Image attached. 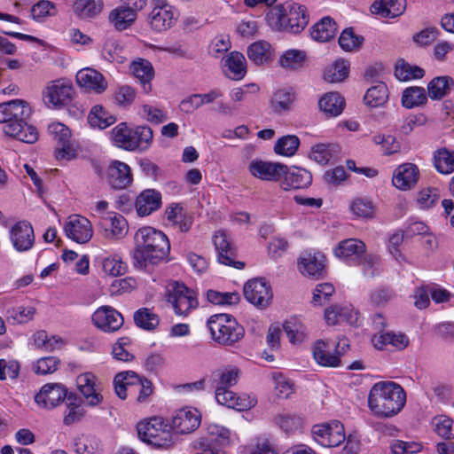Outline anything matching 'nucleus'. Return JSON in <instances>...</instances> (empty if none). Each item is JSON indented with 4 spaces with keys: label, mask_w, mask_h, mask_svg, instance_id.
<instances>
[{
    "label": "nucleus",
    "mask_w": 454,
    "mask_h": 454,
    "mask_svg": "<svg viewBox=\"0 0 454 454\" xmlns=\"http://www.w3.org/2000/svg\"><path fill=\"white\" fill-rule=\"evenodd\" d=\"M134 244L132 258L135 268L149 270L168 261L170 243L159 230L150 226L138 229L134 235Z\"/></svg>",
    "instance_id": "1"
},
{
    "label": "nucleus",
    "mask_w": 454,
    "mask_h": 454,
    "mask_svg": "<svg viewBox=\"0 0 454 454\" xmlns=\"http://www.w3.org/2000/svg\"><path fill=\"white\" fill-rule=\"evenodd\" d=\"M31 114V108L21 99H15L0 104V123H4V132L27 144H33L38 139L36 129L27 124V119Z\"/></svg>",
    "instance_id": "2"
},
{
    "label": "nucleus",
    "mask_w": 454,
    "mask_h": 454,
    "mask_svg": "<svg viewBox=\"0 0 454 454\" xmlns=\"http://www.w3.org/2000/svg\"><path fill=\"white\" fill-rule=\"evenodd\" d=\"M406 394L403 388L394 381L375 383L369 393L368 406L372 412L380 418L396 415L403 408Z\"/></svg>",
    "instance_id": "3"
},
{
    "label": "nucleus",
    "mask_w": 454,
    "mask_h": 454,
    "mask_svg": "<svg viewBox=\"0 0 454 454\" xmlns=\"http://www.w3.org/2000/svg\"><path fill=\"white\" fill-rule=\"evenodd\" d=\"M116 395L124 400L128 395L139 403L145 402L153 392L150 380L140 377L133 371L118 373L114 380Z\"/></svg>",
    "instance_id": "4"
},
{
    "label": "nucleus",
    "mask_w": 454,
    "mask_h": 454,
    "mask_svg": "<svg viewBox=\"0 0 454 454\" xmlns=\"http://www.w3.org/2000/svg\"><path fill=\"white\" fill-rule=\"evenodd\" d=\"M212 339L219 344L232 346L241 340L245 331L236 319L228 314H215L207 320Z\"/></svg>",
    "instance_id": "5"
},
{
    "label": "nucleus",
    "mask_w": 454,
    "mask_h": 454,
    "mask_svg": "<svg viewBox=\"0 0 454 454\" xmlns=\"http://www.w3.org/2000/svg\"><path fill=\"white\" fill-rule=\"evenodd\" d=\"M269 19L275 20L276 26L285 31L298 34L308 25L309 17L305 8L301 5L293 4L277 5L269 13Z\"/></svg>",
    "instance_id": "6"
},
{
    "label": "nucleus",
    "mask_w": 454,
    "mask_h": 454,
    "mask_svg": "<svg viewBox=\"0 0 454 454\" xmlns=\"http://www.w3.org/2000/svg\"><path fill=\"white\" fill-rule=\"evenodd\" d=\"M162 425L160 418H153L147 422L139 423L137 426L139 438L157 448L171 447L176 442V437L170 431L164 429Z\"/></svg>",
    "instance_id": "7"
},
{
    "label": "nucleus",
    "mask_w": 454,
    "mask_h": 454,
    "mask_svg": "<svg viewBox=\"0 0 454 454\" xmlns=\"http://www.w3.org/2000/svg\"><path fill=\"white\" fill-rule=\"evenodd\" d=\"M348 348L349 344L345 338L340 339L336 344L317 340L314 343V360L321 366L338 367L341 363V356Z\"/></svg>",
    "instance_id": "8"
},
{
    "label": "nucleus",
    "mask_w": 454,
    "mask_h": 454,
    "mask_svg": "<svg viewBox=\"0 0 454 454\" xmlns=\"http://www.w3.org/2000/svg\"><path fill=\"white\" fill-rule=\"evenodd\" d=\"M167 301L172 304L175 312L180 316H186L199 304L195 293L178 282L168 284Z\"/></svg>",
    "instance_id": "9"
},
{
    "label": "nucleus",
    "mask_w": 454,
    "mask_h": 454,
    "mask_svg": "<svg viewBox=\"0 0 454 454\" xmlns=\"http://www.w3.org/2000/svg\"><path fill=\"white\" fill-rule=\"evenodd\" d=\"M365 245L363 241L356 239H348L339 243L334 249L337 257L348 260L352 258H360V263L368 267L365 269L364 274L369 276L374 275L372 268L377 262V257L373 255H364Z\"/></svg>",
    "instance_id": "10"
},
{
    "label": "nucleus",
    "mask_w": 454,
    "mask_h": 454,
    "mask_svg": "<svg viewBox=\"0 0 454 454\" xmlns=\"http://www.w3.org/2000/svg\"><path fill=\"white\" fill-rule=\"evenodd\" d=\"M345 440L344 427L338 420L314 425V441L323 447H336Z\"/></svg>",
    "instance_id": "11"
},
{
    "label": "nucleus",
    "mask_w": 454,
    "mask_h": 454,
    "mask_svg": "<svg viewBox=\"0 0 454 454\" xmlns=\"http://www.w3.org/2000/svg\"><path fill=\"white\" fill-rule=\"evenodd\" d=\"M245 298L260 309L267 308L272 300L270 286L263 278H254L244 286Z\"/></svg>",
    "instance_id": "12"
},
{
    "label": "nucleus",
    "mask_w": 454,
    "mask_h": 454,
    "mask_svg": "<svg viewBox=\"0 0 454 454\" xmlns=\"http://www.w3.org/2000/svg\"><path fill=\"white\" fill-rule=\"evenodd\" d=\"M248 170L251 176L255 178L264 181H277L287 175L288 168L280 162L254 159L249 163Z\"/></svg>",
    "instance_id": "13"
},
{
    "label": "nucleus",
    "mask_w": 454,
    "mask_h": 454,
    "mask_svg": "<svg viewBox=\"0 0 454 454\" xmlns=\"http://www.w3.org/2000/svg\"><path fill=\"white\" fill-rule=\"evenodd\" d=\"M72 93V85L68 82L59 79L47 84L43 98L48 106L59 108L70 101Z\"/></svg>",
    "instance_id": "14"
},
{
    "label": "nucleus",
    "mask_w": 454,
    "mask_h": 454,
    "mask_svg": "<svg viewBox=\"0 0 454 454\" xmlns=\"http://www.w3.org/2000/svg\"><path fill=\"white\" fill-rule=\"evenodd\" d=\"M324 319L328 325H336L347 323L356 326L359 321V313L351 304H333L325 308Z\"/></svg>",
    "instance_id": "15"
},
{
    "label": "nucleus",
    "mask_w": 454,
    "mask_h": 454,
    "mask_svg": "<svg viewBox=\"0 0 454 454\" xmlns=\"http://www.w3.org/2000/svg\"><path fill=\"white\" fill-rule=\"evenodd\" d=\"M153 4L149 14L151 27L158 32L170 28L176 22L173 7L165 0H154Z\"/></svg>",
    "instance_id": "16"
},
{
    "label": "nucleus",
    "mask_w": 454,
    "mask_h": 454,
    "mask_svg": "<svg viewBox=\"0 0 454 454\" xmlns=\"http://www.w3.org/2000/svg\"><path fill=\"white\" fill-rule=\"evenodd\" d=\"M91 319L95 326L106 333L118 331L124 323L122 315L110 306L98 308L93 313Z\"/></svg>",
    "instance_id": "17"
},
{
    "label": "nucleus",
    "mask_w": 454,
    "mask_h": 454,
    "mask_svg": "<svg viewBox=\"0 0 454 454\" xmlns=\"http://www.w3.org/2000/svg\"><path fill=\"white\" fill-rule=\"evenodd\" d=\"M200 425V413L196 409H181L172 418V429L176 434H190Z\"/></svg>",
    "instance_id": "18"
},
{
    "label": "nucleus",
    "mask_w": 454,
    "mask_h": 454,
    "mask_svg": "<svg viewBox=\"0 0 454 454\" xmlns=\"http://www.w3.org/2000/svg\"><path fill=\"white\" fill-rule=\"evenodd\" d=\"M10 239L17 251L24 252L29 250L35 243L32 225L26 221L16 223L11 228Z\"/></svg>",
    "instance_id": "19"
},
{
    "label": "nucleus",
    "mask_w": 454,
    "mask_h": 454,
    "mask_svg": "<svg viewBox=\"0 0 454 454\" xmlns=\"http://www.w3.org/2000/svg\"><path fill=\"white\" fill-rule=\"evenodd\" d=\"M65 232L74 241L84 244L92 238V226L87 218L74 215L69 217L68 222L66 223Z\"/></svg>",
    "instance_id": "20"
},
{
    "label": "nucleus",
    "mask_w": 454,
    "mask_h": 454,
    "mask_svg": "<svg viewBox=\"0 0 454 454\" xmlns=\"http://www.w3.org/2000/svg\"><path fill=\"white\" fill-rule=\"evenodd\" d=\"M215 399L219 404L238 411L248 410L256 404V400L251 398L249 395H239L229 388L215 389Z\"/></svg>",
    "instance_id": "21"
},
{
    "label": "nucleus",
    "mask_w": 454,
    "mask_h": 454,
    "mask_svg": "<svg viewBox=\"0 0 454 454\" xmlns=\"http://www.w3.org/2000/svg\"><path fill=\"white\" fill-rule=\"evenodd\" d=\"M419 178V170L413 163H404L395 168L392 177L393 185L399 190L412 189Z\"/></svg>",
    "instance_id": "22"
},
{
    "label": "nucleus",
    "mask_w": 454,
    "mask_h": 454,
    "mask_svg": "<svg viewBox=\"0 0 454 454\" xmlns=\"http://www.w3.org/2000/svg\"><path fill=\"white\" fill-rule=\"evenodd\" d=\"M214 244L218 251V261L225 265L233 266L236 269H243L245 263L236 261V251L231 246L227 235L223 232H217L214 237Z\"/></svg>",
    "instance_id": "23"
},
{
    "label": "nucleus",
    "mask_w": 454,
    "mask_h": 454,
    "mask_svg": "<svg viewBox=\"0 0 454 454\" xmlns=\"http://www.w3.org/2000/svg\"><path fill=\"white\" fill-rule=\"evenodd\" d=\"M67 389L59 383L45 384L35 395V402L46 408L52 409L65 400Z\"/></svg>",
    "instance_id": "24"
},
{
    "label": "nucleus",
    "mask_w": 454,
    "mask_h": 454,
    "mask_svg": "<svg viewBox=\"0 0 454 454\" xmlns=\"http://www.w3.org/2000/svg\"><path fill=\"white\" fill-rule=\"evenodd\" d=\"M76 82L87 90L102 93L107 88V82L103 74L92 68H83L76 74Z\"/></svg>",
    "instance_id": "25"
},
{
    "label": "nucleus",
    "mask_w": 454,
    "mask_h": 454,
    "mask_svg": "<svg viewBox=\"0 0 454 454\" xmlns=\"http://www.w3.org/2000/svg\"><path fill=\"white\" fill-rule=\"evenodd\" d=\"M132 182L130 168L124 162L113 161L108 168V183L114 189H124Z\"/></svg>",
    "instance_id": "26"
},
{
    "label": "nucleus",
    "mask_w": 454,
    "mask_h": 454,
    "mask_svg": "<svg viewBox=\"0 0 454 454\" xmlns=\"http://www.w3.org/2000/svg\"><path fill=\"white\" fill-rule=\"evenodd\" d=\"M161 195L159 192L148 189L143 191L136 200V208L140 216H146L160 207Z\"/></svg>",
    "instance_id": "27"
},
{
    "label": "nucleus",
    "mask_w": 454,
    "mask_h": 454,
    "mask_svg": "<svg viewBox=\"0 0 454 454\" xmlns=\"http://www.w3.org/2000/svg\"><path fill=\"white\" fill-rule=\"evenodd\" d=\"M406 9V0H376L371 5V12L382 18H395Z\"/></svg>",
    "instance_id": "28"
},
{
    "label": "nucleus",
    "mask_w": 454,
    "mask_h": 454,
    "mask_svg": "<svg viewBox=\"0 0 454 454\" xmlns=\"http://www.w3.org/2000/svg\"><path fill=\"white\" fill-rule=\"evenodd\" d=\"M94 379V375L89 372L80 374L76 379L80 392L90 406L98 405L103 400V396L95 387Z\"/></svg>",
    "instance_id": "29"
},
{
    "label": "nucleus",
    "mask_w": 454,
    "mask_h": 454,
    "mask_svg": "<svg viewBox=\"0 0 454 454\" xmlns=\"http://www.w3.org/2000/svg\"><path fill=\"white\" fill-rule=\"evenodd\" d=\"M308 62V54L302 50L289 49L284 51L278 59V65L290 71H298L302 69Z\"/></svg>",
    "instance_id": "30"
},
{
    "label": "nucleus",
    "mask_w": 454,
    "mask_h": 454,
    "mask_svg": "<svg viewBox=\"0 0 454 454\" xmlns=\"http://www.w3.org/2000/svg\"><path fill=\"white\" fill-rule=\"evenodd\" d=\"M372 342L378 349H383L386 345L390 344L401 350L408 346L409 339L402 333L380 332L372 337Z\"/></svg>",
    "instance_id": "31"
},
{
    "label": "nucleus",
    "mask_w": 454,
    "mask_h": 454,
    "mask_svg": "<svg viewBox=\"0 0 454 454\" xmlns=\"http://www.w3.org/2000/svg\"><path fill=\"white\" fill-rule=\"evenodd\" d=\"M131 71L134 76L139 80L145 93L152 90L151 81L154 76V70L152 64L143 59L133 61Z\"/></svg>",
    "instance_id": "32"
},
{
    "label": "nucleus",
    "mask_w": 454,
    "mask_h": 454,
    "mask_svg": "<svg viewBox=\"0 0 454 454\" xmlns=\"http://www.w3.org/2000/svg\"><path fill=\"white\" fill-rule=\"evenodd\" d=\"M50 134L53 137L54 140L61 146L58 152V158H65L70 150V129L60 122L51 123L48 127Z\"/></svg>",
    "instance_id": "33"
},
{
    "label": "nucleus",
    "mask_w": 454,
    "mask_h": 454,
    "mask_svg": "<svg viewBox=\"0 0 454 454\" xmlns=\"http://www.w3.org/2000/svg\"><path fill=\"white\" fill-rule=\"evenodd\" d=\"M344 105V98L337 92L326 93L318 102L320 110L332 117L340 115L343 111Z\"/></svg>",
    "instance_id": "34"
},
{
    "label": "nucleus",
    "mask_w": 454,
    "mask_h": 454,
    "mask_svg": "<svg viewBox=\"0 0 454 454\" xmlns=\"http://www.w3.org/2000/svg\"><path fill=\"white\" fill-rule=\"evenodd\" d=\"M227 67V75L233 80H240L247 74L245 56L238 51L231 52L224 60Z\"/></svg>",
    "instance_id": "35"
},
{
    "label": "nucleus",
    "mask_w": 454,
    "mask_h": 454,
    "mask_svg": "<svg viewBox=\"0 0 454 454\" xmlns=\"http://www.w3.org/2000/svg\"><path fill=\"white\" fill-rule=\"evenodd\" d=\"M349 74V63L345 59H337L327 66L324 71L323 78L330 83L343 82Z\"/></svg>",
    "instance_id": "36"
},
{
    "label": "nucleus",
    "mask_w": 454,
    "mask_h": 454,
    "mask_svg": "<svg viewBox=\"0 0 454 454\" xmlns=\"http://www.w3.org/2000/svg\"><path fill=\"white\" fill-rule=\"evenodd\" d=\"M137 17L132 11H129L121 5L110 12L108 19L116 30L123 31L135 22Z\"/></svg>",
    "instance_id": "37"
},
{
    "label": "nucleus",
    "mask_w": 454,
    "mask_h": 454,
    "mask_svg": "<svg viewBox=\"0 0 454 454\" xmlns=\"http://www.w3.org/2000/svg\"><path fill=\"white\" fill-rule=\"evenodd\" d=\"M112 137L114 144L128 151L137 150L133 137V129H129L126 123H121L114 128Z\"/></svg>",
    "instance_id": "38"
},
{
    "label": "nucleus",
    "mask_w": 454,
    "mask_h": 454,
    "mask_svg": "<svg viewBox=\"0 0 454 454\" xmlns=\"http://www.w3.org/2000/svg\"><path fill=\"white\" fill-rule=\"evenodd\" d=\"M454 85V80L450 76L434 78L427 85L428 97L433 100H440L449 94Z\"/></svg>",
    "instance_id": "39"
},
{
    "label": "nucleus",
    "mask_w": 454,
    "mask_h": 454,
    "mask_svg": "<svg viewBox=\"0 0 454 454\" xmlns=\"http://www.w3.org/2000/svg\"><path fill=\"white\" fill-rule=\"evenodd\" d=\"M247 53L252 62L261 66L270 59L271 45L266 41H257L248 46Z\"/></svg>",
    "instance_id": "40"
},
{
    "label": "nucleus",
    "mask_w": 454,
    "mask_h": 454,
    "mask_svg": "<svg viewBox=\"0 0 454 454\" xmlns=\"http://www.w3.org/2000/svg\"><path fill=\"white\" fill-rule=\"evenodd\" d=\"M274 423L286 434H292L300 430L303 425V419L289 411H283L277 414Z\"/></svg>",
    "instance_id": "41"
},
{
    "label": "nucleus",
    "mask_w": 454,
    "mask_h": 454,
    "mask_svg": "<svg viewBox=\"0 0 454 454\" xmlns=\"http://www.w3.org/2000/svg\"><path fill=\"white\" fill-rule=\"evenodd\" d=\"M239 371L234 366H229L214 372V386L215 389L230 388L238 382Z\"/></svg>",
    "instance_id": "42"
},
{
    "label": "nucleus",
    "mask_w": 454,
    "mask_h": 454,
    "mask_svg": "<svg viewBox=\"0 0 454 454\" xmlns=\"http://www.w3.org/2000/svg\"><path fill=\"white\" fill-rule=\"evenodd\" d=\"M337 32L335 21L329 16L322 18L314 24V40L318 42H328L333 39Z\"/></svg>",
    "instance_id": "43"
},
{
    "label": "nucleus",
    "mask_w": 454,
    "mask_h": 454,
    "mask_svg": "<svg viewBox=\"0 0 454 454\" xmlns=\"http://www.w3.org/2000/svg\"><path fill=\"white\" fill-rule=\"evenodd\" d=\"M434 166L436 170L443 175L454 172V151L441 148L434 153Z\"/></svg>",
    "instance_id": "44"
},
{
    "label": "nucleus",
    "mask_w": 454,
    "mask_h": 454,
    "mask_svg": "<svg viewBox=\"0 0 454 454\" xmlns=\"http://www.w3.org/2000/svg\"><path fill=\"white\" fill-rule=\"evenodd\" d=\"M388 98V90L384 82H379L369 88L364 95V101L371 107L383 106Z\"/></svg>",
    "instance_id": "45"
},
{
    "label": "nucleus",
    "mask_w": 454,
    "mask_h": 454,
    "mask_svg": "<svg viewBox=\"0 0 454 454\" xmlns=\"http://www.w3.org/2000/svg\"><path fill=\"white\" fill-rule=\"evenodd\" d=\"M300 146V139L295 135H286L279 137L273 147L276 154L285 157L294 156Z\"/></svg>",
    "instance_id": "46"
},
{
    "label": "nucleus",
    "mask_w": 454,
    "mask_h": 454,
    "mask_svg": "<svg viewBox=\"0 0 454 454\" xmlns=\"http://www.w3.org/2000/svg\"><path fill=\"white\" fill-rule=\"evenodd\" d=\"M427 96L423 87H410L403 90L402 96L403 106L406 108H413L426 104Z\"/></svg>",
    "instance_id": "47"
},
{
    "label": "nucleus",
    "mask_w": 454,
    "mask_h": 454,
    "mask_svg": "<svg viewBox=\"0 0 454 454\" xmlns=\"http://www.w3.org/2000/svg\"><path fill=\"white\" fill-rule=\"evenodd\" d=\"M105 237L107 239H121L128 231V223L121 215L111 217L105 223Z\"/></svg>",
    "instance_id": "48"
},
{
    "label": "nucleus",
    "mask_w": 454,
    "mask_h": 454,
    "mask_svg": "<svg viewBox=\"0 0 454 454\" xmlns=\"http://www.w3.org/2000/svg\"><path fill=\"white\" fill-rule=\"evenodd\" d=\"M294 101V94L290 90L281 89L273 94L270 99V106L275 113L282 114L291 109Z\"/></svg>",
    "instance_id": "49"
},
{
    "label": "nucleus",
    "mask_w": 454,
    "mask_h": 454,
    "mask_svg": "<svg viewBox=\"0 0 454 454\" xmlns=\"http://www.w3.org/2000/svg\"><path fill=\"white\" fill-rule=\"evenodd\" d=\"M102 10L100 0H76L74 4V12L82 19L95 17Z\"/></svg>",
    "instance_id": "50"
},
{
    "label": "nucleus",
    "mask_w": 454,
    "mask_h": 454,
    "mask_svg": "<svg viewBox=\"0 0 454 454\" xmlns=\"http://www.w3.org/2000/svg\"><path fill=\"white\" fill-rule=\"evenodd\" d=\"M88 121L93 128L106 129L114 123L115 118L101 106H95L88 115Z\"/></svg>",
    "instance_id": "51"
},
{
    "label": "nucleus",
    "mask_w": 454,
    "mask_h": 454,
    "mask_svg": "<svg viewBox=\"0 0 454 454\" xmlns=\"http://www.w3.org/2000/svg\"><path fill=\"white\" fill-rule=\"evenodd\" d=\"M339 152L336 144H317L314 145V160L321 165L328 164L338 157Z\"/></svg>",
    "instance_id": "52"
},
{
    "label": "nucleus",
    "mask_w": 454,
    "mask_h": 454,
    "mask_svg": "<svg viewBox=\"0 0 454 454\" xmlns=\"http://www.w3.org/2000/svg\"><path fill=\"white\" fill-rule=\"evenodd\" d=\"M424 74V69L417 66H411L403 59H400L396 63L395 75L400 81L405 82L411 79H420Z\"/></svg>",
    "instance_id": "53"
},
{
    "label": "nucleus",
    "mask_w": 454,
    "mask_h": 454,
    "mask_svg": "<svg viewBox=\"0 0 454 454\" xmlns=\"http://www.w3.org/2000/svg\"><path fill=\"white\" fill-rule=\"evenodd\" d=\"M134 321L138 327L148 331L155 329L160 323L159 317L147 308L136 311Z\"/></svg>",
    "instance_id": "54"
},
{
    "label": "nucleus",
    "mask_w": 454,
    "mask_h": 454,
    "mask_svg": "<svg viewBox=\"0 0 454 454\" xmlns=\"http://www.w3.org/2000/svg\"><path fill=\"white\" fill-rule=\"evenodd\" d=\"M283 328L292 343H301L306 338L305 327L297 318L286 320L283 325Z\"/></svg>",
    "instance_id": "55"
},
{
    "label": "nucleus",
    "mask_w": 454,
    "mask_h": 454,
    "mask_svg": "<svg viewBox=\"0 0 454 454\" xmlns=\"http://www.w3.org/2000/svg\"><path fill=\"white\" fill-rule=\"evenodd\" d=\"M363 42L364 37L355 35L351 27L344 29L339 37V44L340 48L346 51H351L360 48Z\"/></svg>",
    "instance_id": "56"
},
{
    "label": "nucleus",
    "mask_w": 454,
    "mask_h": 454,
    "mask_svg": "<svg viewBox=\"0 0 454 454\" xmlns=\"http://www.w3.org/2000/svg\"><path fill=\"white\" fill-rule=\"evenodd\" d=\"M77 454H95L99 449V442L95 436L82 434L74 441Z\"/></svg>",
    "instance_id": "57"
},
{
    "label": "nucleus",
    "mask_w": 454,
    "mask_h": 454,
    "mask_svg": "<svg viewBox=\"0 0 454 454\" xmlns=\"http://www.w3.org/2000/svg\"><path fill=\"white\" fill-rule=\"evenodd\" d=\"M335 288L330 282L317 284L314 287V306H323L331 301Z\"/></svg>",
    "instance_id": "58"
},
{
    "label": "nucleus",
    "mask_w": 454,
    "mask_h": 454,
    "mask_svg": "<svg viewBox=\"0 0 454 454\" xmlns=\"http://www.w3.org/2000/svg\"><path fill=\"white\" fill-rule=\"evenodd\" d=\"M133 137L137 149L146 150L153 143V132L148 126H137L133 129Z\"/></svg>",
    "instance_id": "59"
},
{
    "label": "nucleus",
    "mask_w": 454,
    "mask_h": 454,
    "mask_svg": "<svg viewBox=\"0 0 454 454\" xmlns=\"http://www.w3.org/2000/svg\"><path fill=\"white\" fill-rule=\"evenodd\" d=\"M372 141L381 146L384 154L390 155L400 150V144L395 137L391 135L377 134L372 137Z\"/></svg>",
    "instance_id": "60"
},
{
    "label": "nucleus",
    "mask_w": 454,
    "mask_h": 454,
    "mask_svg": "<svg viewBox=\"0 0 454 454\" xmlns=\"http://www.w3.org/2000/svg\"><path fill=\"white\" fill-rule=\"evenodd\" d=\"M102 269L106 274L117 277L126 272L127 266L121 258L114 256L105 258L102 261Z\"/></svg>",
    "instance_id": "61"
},
{
    "label": "nucleus",
    "mask_w": 454,
    "mask_h": 454,
    "mask_svg": "<svg viewBox=\"0 0 454 454\" xmlns=\"http://www.w3.org/2000/svg\"><path fill=\"white\" fill-rule=\"evenodd\" d=\"M56 6L48 0H41L31 8V16L34 20L41 21L47 16L55 15Z\"/></svg>",
    "instance_id": "62"
},
{
    "label": "nucleus",
    "mask_w": 454,
    "mask_h": 454,
    "mask_svg": "<svg viewBox=\"0 0 454 454\" xmlns=\"http://www.w3.org/2000/svg\"><path fill=\"white\" fill-rule=\"evenodd\" d=\"M288 180V185L294 189H302L308 187L312 182V175L302 169L290 174L286 177Z\"/></svg>",
    "instance_id": "63"
},
{
    "label": "nucleus",
    "mask_w": 454,
    "mask_h": 454,
    "mask_svg": "<svg viewBox=\"0 0 454 454\" xmlns=\"http://www.w3.org/2000/svg\"><path fill=\"white\" fill-rule=\"evenodd\" d=\"M434 430L436 434L442 438H454V421L444 416L436 418Z\"/></svg>",
    "instance_id": "64"
}]
</instances>
